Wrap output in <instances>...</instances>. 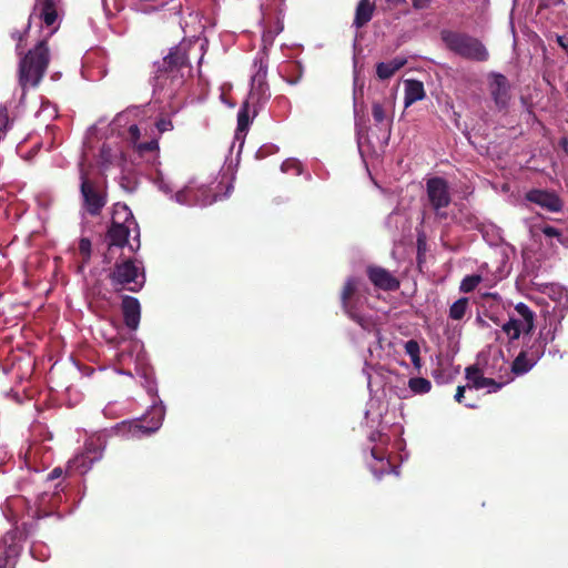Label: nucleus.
I'll return each instance as SVG.
<instances>
[{"label":"nucleus","mask_w":568,"mask_h":568,"mask_svg":"<svg viewBox=\"0 0 568 568\" xmlns=\"http://www.w3.org/2000/svg\"><path fill=\"white\" fill-rule=\"evenodd\" d=\"M375 341L369 344L368 353L369 359L373 361H386L394 356L395 346L392 341L379 336L378 331H376Z\"/></svg>","instance_id":"22"},{"label":"nucleus","mask_w":568,"mask_h":568,"mask_svg":"<svg viewBox=\"0 0 568 568\" xmlns=\"http://www.w3.org/2000/svg\"><path fill=\"white\" fill-rule=\"evenodd\" d=\"M217 200V195L204 186H194L192 183L174 193V201L187 206H207Z\"/></svg>","instance_id":"15"},{"label":"nucleus","mask_w":568,"mask_h":568,"mask_svg":"<svg viewBox=\"0 0 568 568\" xmlns=\"http://www.w3.org/2000/svg\"><path fill=\"white\" fill-rule=\"evenodd\" d=\"M60 500L61 497L57 491L52 494L42 493L38 496L33 506H30L22 496H11L2 505V513L9 521L17 524L24 513L37 518L49 516Z\"/></svg>","instance_id":"5"},{"label":"nucleus","mask_w":568,"mask_h":568,"mask_svg":"<svg viewBox=\"0 0 568 568\" xmlns=\"http://www.w3.org/2000/svg\"><path fill=\"white\" fill-rule=\"evenodd\" d=\"M369 440L374 443L371 449L373 462L369 464V468L376 478H381L384 474L394 473L398 475L396 467H393L388 460V453L386 446L389 438L379 433L374 432L369 436Z\"/></svg>","instance_id":"12"},{"label":"nucleus","mask_w":568,"mask_h":568,"mask_svg":"<svg viewBox=\"0 0 568 568\" xmlns=\"http://www.w3.org/2000/svg\"><path fill=\"white\" fill-rule=\"evenodd\" d=\"M30 551H31L32 557L40 561L47 560L50 556L47 547H44L41 544L32 545Z\"/></svg>","instance_id":"36"},{"label":"nucleus","mask_w":568,"mask_h":568,"mask_svg":"<svg viewBox=\"0 0 568 568\" xmlns=\"http://www.w3.org/2000/svg\"><path fill=\"white\" fill-rule=\"evenodd\" d=\"M362 282L358 278L351 277L346 281L342 292V304L345 313L355 321L364 331H375V322L358 311L362 304Z\"/></svg>","instance_id":"6"},{"label":"nucleus","mask_w":568,"mask_h":568,"mask_svg":"<svg viewBox=\"0 0 568 568\" xmlns=\"http://www.w3.org/2000/svg\"><path fill=\"white\" fill-rule=\"evenodd\" d=\"M51 130H52V128H51L49 124H47V125H45V131H47V133H48L49 131H51Z\"/></svg>","instance_id":"56"},{"label":"nucleus","mask_w":568,"mask_h":568,"mask_svg":"<svg viewBox=\"0 0 568 568\" xmlns=\"http://www.w3.org/2000/svg\"><path fill=\"white\" fill-rule=\"evenodd\" d=\"M539 336L542 339L540 344V349L531 352L530 354H528L527 352H520L519 355L513 362L511 372L515 375H524L535 366L540 356L544 354L545 346L547 345L548 342H551L554 339L555 334L551 331H548L546 333L541 331Z\"/></svg>","instance_id":"17"},{"label":"nucleus","mask_w":568,"mask_h":568,"mask_svg":"<svg viewBox=\"0 0 568 568\" xmlns=\"http://www.w3.org/2000/svg\"><path fill=\"white\" fill-rule=\"evenodd\" d=\"M406 59L396 57L390 61L381 62L376 67L377 77L382 80L389 79L396 71L406 64Z\"/></svg>","instance_id":"27"},{"label":"nucleus","mask_w":568,"mask_h":568,"mask_svg":"<svg viewBox=\"0 0 568 568\" xmlns=\"http://www.w3.org/2000/svg\"><path fill=\"white\" fill-rule=\"evenodd\" d=\"M80 180L83 206L91 215H98L105 205V196L100 186L92 181L90 170L85 168L83 162L80 163Z\"/></svg>","instance_id":"10"},{"label":"nucleus","mask_w":568,"mask_h":568,"mask_svg":"<svg viewBox=\"0 0 568 568\" xmlns=\"http://www.w3.org/2000/svg\"><path fill=\"white\" fill-rule=\"evenodd\" d=\"M372 114H373L374 121L377 124H381L382 126H384L385 130L388 133L389 132V122L390 121L387 118V114H386V111H385L384 106L381 103H378V102H374L373 105H372Z\"/></svg>","instance_id":"31"},{"label":"nucleus","mask_w":568,"mask_h":568,"mask_svg":"<svg viewBox=\"0 0 568 568\" xmlns=\"http://www.w3.org/2000/svg\"><path fill=\"white\" fill-rule=\"evenodd\" d=\"M404 91H405V98H404V104L405 108L410 106L417 101H420L425 98V89L424 84L420 81L417 80H405L404 81Z\"/></svg>","instance_id":"25"},{"label":"nucleus","mask_w":568,"mask_h":568,"mask_svg":"<svg viewBox=\"0 0 568 568\" xmlns=\"http://www.w3.org/2000/svg\"><path fill=\"white\" fill-rule=\"evenodd\" d=\"M103 448L104 446L100 437L88 439L84 445V450L68 462L67 471L69 474L80 475L88 473L92 465L101 459Z\"/></svg>","instance_id":"13"},{"label":"nucleus","mask_w":568,"mask_h":568,"mask_svg":"<svg viewBox=\"0 0 568 568\" xmlns=\"http://www.w3.org/2000/svg\"><path fill=\"white\" fill-rule=\"evenodd\" d=\"M526 199L549 212H559L562 209L561 200L552 192L531 190L526 194Z\"/></svg>","instance_id":"21"},{"label":"nucleus","mask_w":568,"mask_h":568,"mask_svg":"<svg viewBox=\"0 0 568 568\" xmlns=\"http://www.w3.org/2000/svg\"><path fill=\"white\" fill-rule=\"evenodd\" d=\"M139 229L132 212L125 204L116 203L113 207L112 224L108 232L109 252L113 247L128 245L132 252L140 247Z\"/></svg>","instance_id":"4"},{"label":"nucleus","mask_w":568,"mask_h":568,"mask_svg":"<svg viewBox=\"0 0 568 568\" xmlns=\"http://www.w3.org/2000/svg\"><path fill=\"white\" fill-rule=\"evenodd\" d=\"M468 300L463 297L457 300L449 310V316L453 320H462L466 313Z\"/></svg>","instance_id":"33"},{"label":"nucleus","mask_w":568,"mask_h":568,"mask_svg":"<svg viewBox=\"0 0 568 568\" xmlns=\"http://www.w3.org/2000/svg\"><path fill=\"white\" fill-rule=\"evenodd\" d=\"M111 283L131 292H139L145 284V272L142 262L123 260L116 263L110 273Z\"/></svg>","instance_id":"7"},{"label":"nucleus","mask_w":568,"mask_h":568,"mask_svg":"<svg viewBox=\"0 0 568 568\" xmlns=\"http://www.w3.org/2000/svg\"><path fill=\"white\" fill-rule=\"evenodd\" d=\"M466 406H467V407H471V408H473V407H475V405H474V404H466Z\"/></svg>","instance_id":"61"},{"label":"nucleus","mask_w":568,"mask_h":568,"mask_svg":"<svg viewBox=\"0 0 568 568\" xmlns=\"http://www.w3.org/2000/svg\"><path fill=\"white\" fill-rule=\"evenodd\" d=\"M281 170L283 172L293 171V172H295L296 175H300L302 172V165L298 161H296L294 159H288L282 163Z\"/></svg>","instance_id":"38"},{"label":"nucleus","mask_w":568,"mask_h":568,"mask_svg":"<svg viewBox=\"0 0 568 568\" xmlns=\"http://www.w3.org/2000/svg\"><path fill=\"white\" fill-rule=\"evenodd\" d=\"M275 34H273L271 31H267V32H264L263 34V41L266 43H272L273 39H274Z\"/></svg>","instance_id":"48"},{"label":"nucleus","mask_w":568,"mask_h":568,"mask_svg":"<svg viewBox=\"0 0 568 568\" xmlns=\"http://www.w3.org/2000/svg\"><path fill=\"white\" fill-rule=\"evenodd\" d=\"M10 125V119L6 108L0 105V139L7 132Z\"/></svg>","instance_id":"39"},{"label":"nucleus","mask_w":568,"mask_h":568,"mask_svg":"<svg viewBox=\"0 0 568 568\" xmlns=\"http://www.w3.org/2000/svg\"><path fill=\"white\" fill-rule=\"evenodd\" d=\"M430 0H413V6L416 9H425L428 7Z\"/></svg>","instance_id":"46"},{"label":"nucleus","mask_w":568,"mask_h":568,"mask_svg":"<svg viewBox=\"0 0 568 568\" xmlns=\"http://www.w3.org/2000/svg\"><path fill=\"white\" fill-rule=\"evenodd\" d=\"M165 67L164 73H173L175 69H180L187 64V57L182 48H175L163 60Z\"/></svg>","instance_id":"26"},{"label":"nucleus","mask_w":568,"mask_h":568,"mask_svg":"<svg viewBox=\"0 0 568 568\" xmlns=\"http://www.w3.org/2000/svg\"><path fill=\"white\" fill-rule=\"evenodd\" d=\"M22 549V534L9 530L0 541V568H13Z\"/></svg>","instance_id":"16"},{"label":"nucleus","mask_w":568,"mask_h":568,"mask_svg":"<svg viewBox=\"0 0 568 568\" xmlns=\"http://www.w3.org/2000/svg\"><path fill=\"white\" fill-rule=\"evenodd\" d=\"M165 409L162 403L153 404L142 419L123 423L121 430H126L132 437H141L156 432L163 422Z\"/></svg>","instance_id":"11"},{"label":"nucleus","mask_w":568,"mask_h":568,"mask_svg":"<svg viewBox=\"0 0 568 568\" xmlns=\"http://www.w3.org/2000/svg\"><path fill=\"white\" fill-rule=\"evenodd\" d=\"M535 327V313L525 304L518 303L509 313V318L503 324L501 329L511 341L518 339L520 335H527Z\"/></svg>","instance_id":"9"},{"label":"nucleus","mask_w":568,"mask_h":568,"mask_svg":"<svg viewBox=\"0 0 568 568\" xmlns=\"http://www.w3.org/2000/svg\"><path fill=\"white\" fill-rule=\"evenodd\" d=\"M39 28L40 39L19 61V84L22 91L36 88L42 80L50 61L47 41L59 29V0H37L29 18L28 33Z\"/></svg>","instance_id":"1"},{"label":"nucleus","mask_w":568,"mask_h":568,"mask_svg":"<svg viewBox=\"0 0 568 568\" xmlns=\"http://www.w3.org/2000/svg\"><path fill=\"white\" fill-rule=\"evenodd\" d=\"M47 143V149L50 150L52 148V142H45Z\"/></svg>","instance_id":"55"},{"label":"nucleus","mask_w":568,"mask_h":568,"mask_svg":"<svg viewBox=\"0 0 568 568\" xmlns=\"http://www.w3.org/2000/svg\"><path fill=\"white\" fill-rule=\"evenodd\" d=\"M79 251L84 260H89L91 255V242L88 239H81L79 243Z\"/></svg>","instance_id":"41"},{"label":"nucleus","mask_w":568,"mask_h":568,"mask_svg":"<svg viewBox=\"0 0 568 568\" xmlns=\"http://www.w3.org/2000/svg\"><path fill=\"white\" fill-rule=\"evenodd\" d=\"M488 90L498 109L507 108L510 101V85L505 75L490 73L488 75Z\"/></svg>","instance_id":"18"},{"label":"nucleus","mask_w":568,"mask_h":568,"mask_svg":"<svg viewBox=\"0 0 568 568\" xmlns=\"http://www.w3.org/2000/svg\"><path fill=\"white\" fill-rule=\"evenodd\" d=\"M426 192L428 202L440 219L446 217L444 211L450 204V193L447 182L442 178H432L427 181Z\"/></svg>","instance_id":"14"},{"label":"nucleus","mask_w":568,"mask_h":568,"mask_svg":"<svg viewBox=\"0 0 568 568\" xmlns=\"http://www.w3.org/2000/svg\"><path fill=\"white\" fill-rule=\"evenodd\" d=\"M122 313L125 325L135 331L139 327L141 318V306L138 298L133 296H124L122 300Z\"/></svg>","instance_id":"23"},{"label":"nucleus","mask_w":568,"mask_h":568,"mask_svg":"<svg viewBox=\"0 0 568 568\" xmlns=\"http://www.w3.org/2000/svg\"><path fill=\"white\" fill-rule=\"evenodd\" d=\"M12 37L18 39L17 50H19V48L21 47V42H22V34L14 32V33H12Z\"/></svg>","instance_id":"49"},{"label":"nucleus","mask_w":568,"mask_h":568,"mask_svg":"<svg viewBox=\"0 0 568 568\" xmlns=\"http://www.w3.org/2000/svg\"><path fill=\"white\" fill-rule=\"evenodd\" d=\"M62 468L60 467H55L48 476H47V479L48 480H54L57 478H60L62 476Z\"/></svg>","instance_id":"45"},{"label":"nucleus","mask_w":568,"mask_h":568,"mask_svg":"<svg viewBox=\"0 0 568 568\" xmlns=\"http://www.w3.org/2000/svg\"><path fill=\"white\" fill-rule=\"evenodd\" d=\"M155 128H156V131L158 133L154 134V131L152 130L151 134H148V131L144 132L143 134V141L145 140H150L151 138L155 136L156 138V141L159 140V136L164 133V132H168V131H171L173 129V124H172V121L170 119H165V118H162V119H159L155 123Z\"/></svg>","instance_id":"32"},{"label":"nucleus","mask_w":568,"mask_h":568,"mask_svg":"<svg viewBox=\"0 0 568 568\" xmlns=\"http://www.w3.org/2000/svg\"><path fill=\"white\" fill-rule=\"evenodd\" d=\"M456 373H457V371H455V369H453V368H450V367H448V368H447V373H446V371H445V372H444V371L442 372V369L437 368V369H435V371L433 372V377H434L438 383L444 384V383H448V382L453 378L454 374H456Z\"/></svg>","instance_id":"35"},{"label":"nucleus","mask_w":568,"mask_h":568,"mask_svg":"<svg viewBox=\"0 0 568 568\" xmlns=\"http://www.w3.org/2000/svg\"><path fill=\"white\" fill-rule=\"evenodd\" d=\"M442 38L452 51L464 58L477 61H485L488 58L485 47L474 38L452 31L443 32Z\"/></svg>","instance_id":"8"},{"label":"nucleus","mask_w":568,"mask_h":568,"mask_svg":"<svg viewBox=\"0 0 568 568\" xmlns=\"http://www.w3.org/2000/svg\"><path fill=\"white\" fill-rule=\"evenodd\" d=\"M155 184L158 185L160 191H162L164 194L170 195L172 199H174L173 189H172L170 182L161 173L158 174V176L155 179Z\"/></svg>","instance_id":"37"},{"label":"nucleus","mask_w":568,"mask_h":568,"mask_svg":"<svg viewBox=\"0 0 568 568\" xmlns=\"http://www.w3.org/2000/svg\"><path fill=\"white\" fill-rule=\"evenodd\" d=\"M288 67H293V68L298 69V70L301 69L300 64L296 63V62L288 64Z\"/></svg>","instance_id":"52"},{"label":"nucleus","mask_w":568,"mask_h":568,"mask_svg":"<svg viewBox=\"0 0 568 568\" xmlns=\"http://www.w3.org/2000/svg\"><path fill=\"white\" fill-rule=\"evenodd\" d=\"M404 349L406 354L410 357L412 364L416 369L422 367V359L419 356L420 347L417 341L409 339L404 343Z\"/></svg>","instance_id":"29"},{"label":"nucleus","mask_w":568,"mask_h":568,"mask_svg":"<svg viewBox=\"0 0 568 568\" xmlns=\"http://www.w3.org/2000/svg\"><path fill=\"white\" fill-rule=\"evenodd\" d=\"M364 372L367 374V378H368L367 384L371 385V375L366 369H364Z\"/></svg>","instance_id":"54"},{"label":"nucleus","mask_w":568,"mask_h":568,"mask_svg":"<svg viewBox=\"0 0 568 568\" xmlns=\"http://www.w3.org/2000/svg\"><path fill=\"white\" fill-rule=\"evenodd\" d=\"M148 126L146 109L131 106L116 114L110 123V131L112 135H116L133 145L141 156H145L148 161H153L158 158L159 143L155 136L143 141L141 132H146Z\"/></svg>","instance_id":"2"},{"label":"nucleus","mask_w":568,"mask_h":568,"mask_svg":"<svg viewBox=\"0 0 568 568\" xmlns=\"http://www.w3.org/2000/svg\"><path fill=\"white\" fill-rule=\"evenodd\" d=\"M481 277L479 275L466 276L460 283V291L468 293L476 288L480 283Z\"/></svg>","instance_id":"34"},{"label":"nucleus","mask_w":568,"mask_h":568,"mask_svg":"<svg viewBox=\"0 0 568 568\" xmlns=\"http://www.w3.org/2000/svg\"><path fill=\"white\" fill-rule=\"evenodd\" d=\"M280 31H282V28H278V30H276L274 34H278Z\"/></svg>","instance_id":"59"},{"label":"nucleus","mask_w":568,"mask_h":568,"mask_svg":"<svg viewBox=\"0 0 568 568\" xmlns=\"http://www.w3.org/2000/svg\"><path fill=\"white\" fill-rule=\"evenodd\" d=\"M408 387L413 394H427L432 389V384L424 377H413L408 381Z\"/></svg>","instance_id":"30"},{"label":"nucleus","mask_w":568,"mask_h":568,"mask_svg":"<svg viewBox=\"0 0 568 568\" xmlns=\"http://www.w3.org/2000/svg\"><path fill=\"white\" fill-rule=\"evenodd\" d=\"M367 276L377 288L395 291L399 287V281L389 271L381 266H369Z\"/></svg>","instance_id":"19"},{"label":"nucleus","mask_w":568,"mask_h":568,"mask_svg":"<svg viewBox=\"0 0 568 568\" xmlns=\"http://www.w3.org/2000/svg\"><path fill=\"white\" fill-rule=\"evenodd\" d=\"M280 31H282V28H278V30H276L274 34H278Z\"/></svg>","instance_id":"57"},{"label":"nucleus","mask_w":568,"mask_h":568,"mask_svg":"<svg viewBox=\"0 0 568 568\" xmlns=\"http://www.w3.org/2000/svg\"><path fill=\"white\" fill-rule=\"evenodd\" d=\"M466 388L467 386H458L457 392L455 394L456 402L462 403Z\"/></svg>","instance_id":"47"},{"label":"nucleus","mask_w":568,"mask_h":568,"mask_svg":"<svg viewBox=\"0 0 568 568\" xmlns=\"http://www.w3.org/2000/svg\"><path fill=\"white\" fill-rule=\"evenodd\" d=\"M547 288H550L551 291L557 290V291H558V294H561L560 288H557V287H555L554 285H551V286H547Z\"/></svg>","instance_id":"53"},{"label":"nucleus","mask_w":568,"mask_h":568,"mask_svg":"<svg viewBox=\"0 0 568 568\" xmlns=\"http://www.w3.org/2000/svg\"><path fill=\"white\" fill-rule=\"evenodd\" d=\"M288 82H290L291 84H294V83H296V82H297V80H294V81L288 80Z\"/></svg>","instance_id":"60"},{"label":"nucleus","mask_w":568,"mask_h":568,"mask_svg":"<svg viewBox=\"0 0 568 568\" xmlns=\"http://www.w3.org/2000/svg\"><path fill=\"white\" fill-rule=\"evenodd\" d=\"M374 12V4L369 0H361L357 4L354 26L362 28L371 21Z\"/></svg>","instance_id":"28"},{"label":"nucleus","mask_w":568,"mask_h":568,"mask_svg":"<svg viewBox=\"0 0 568 568\" xmlns=\"http://www.w3.org/2000/svg\"><path fill=\"white\" fill-rule=\"evenodd\" d=\"M261 11L263 12V14L265 13V11L267 10V4L261 0L260 4H258Z\"/></svg>","instance_id":"50"},{"label":"nucleus","mask_w":568,"mask_h":568,"mask_svg":"<svg viewBox=\"0 0 568 568\" xmlns=\"http://www.w3.org/2000/svg\"><path fill=\"white\" fill-rule=\"evenodd\" d=\"M467 387L469 389L488 388V393H494L500 389L504 383H497L491 378H487L479 368L471 366L466 369Z\"/></svg>","instance_id":"20"},{"label":"nucleus","mask_w":568,"mask_h":568,"mask_svg":"<svg viewBox=\"0 0 568 568\" xmlns=\"http://www.w3.org/2000/svg\"><path fill=\"white\" fill-rule=\"evenodd\" d=\"M37 115L44 119H54L57 116V110L50 103H42Z\"/></svg>","instance_id":"40"},{"label":"nucleus","mask_w":568,"mask_h":568,"mask_svg":"<svg viewBox=\"0 0 568 568\" xmlns=\"http://www.w3.org/2000/svg\"><path fill=\"white\" fill-rule=\"evenodd\" d=\"M253 69L254 73L252 75L251 91L237 114L236 139H241L246 134L250 123V111L252 110V112L256 114L257 110L264 105L271 95L265 81L267 75V62L264 52L258 53L254 59Z\"/></svg>","instance_id":"3"},{"label":"nucleus","mask_w":568,"mask_h":568,"mask_svg":"<svg viewBox=\"0 0 568 568\" xmlns=\"http://www.w3.org/2000/svg\"><path fill=\"white\" fill-rule=\"evenodd\" d=\"M542 233L548 237H559L560 236V232L552 226H545L542 229Z\"/></svg>","instance_id":"44"},{"label":"nucleus","mask_w":568,"mask_h":568,"mask_svg":"<svg viewBox=\"0 0 568 568\" xmlns=\"http://www.w3.org/2000/svg\"><path fill=\"white\" fill-rule=\"evenodd\" d=\"M280 31H282V28H278V30H276L274 34H278Z\"/></svg>","instance_id":"58"},{"label":"nucleus","mask_w":568,"mask_h":568,"mask_svg":"<svg viewBox=\"0 0 568 568\" xmlns=\"http://www.w3.org/2000/svg\"><path fill=\"white\" fill-rule=\"evenodd\" d=\"M124 162L123 152L120 148H113L111 144L103 143L100 154L99 164L103 170H108L111 166H122Z\"/></svg>","instance_id":"24"},{"label":"nucleus","mask_w":568,"mask_h":568,"mask_svg":"<svg viewBox=\"0 0 568 568\" xmlns=\"http://www.w3.org/2000/svg\"><path fill=\"white\" fill-rule=\"evenodd\" d=\"M102 123H103L102 121H99L97 124H94L93 126H91L89 129L87 138H85V142H84L87 150L91 148V138H92V135H94L98 132V130L100 129V125Z\"/></svg>","instance_id":"43"},{"label":"nucleus","mask_w":568,"mask_h":568,"mask_svg":"<svg viewBox=\"0 0 568 568\" xmlns=\"http://www.w3.org/2000/svg\"><path fill=\"white\" fill-rule=\"evenodd\" d=\"M102 8L104 13L109 17L112 16L114 10H116V1L115 0H101Z\"/></svg>","instance_id":"42"},{"label":"nucleus","mask_w":568,"mask_h":568,"mask_svg":"<svg viewBox=\"0 0 568 568\" xmlns=\"http://www.w3.org/2000/svg\"><path fill=\"white\" fill-rule=\"evenodd\" d=\"M232 189H233V186H232V185H229L227 191H226V193L224 194V197H226V196H229V195H230V193H231Z\"/></svg>","instance_id":"51"}]
</instances>
